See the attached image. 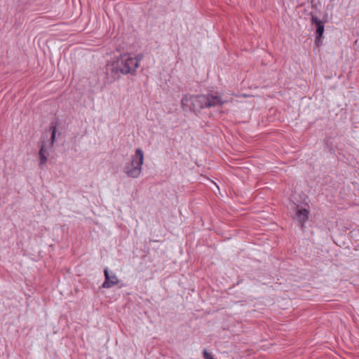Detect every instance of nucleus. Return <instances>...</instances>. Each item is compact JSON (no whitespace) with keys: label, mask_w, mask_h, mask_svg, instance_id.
I'll use <instances>...</instances> for the list:
<instances>
[{"label":"nucleus","mask_w":359,"mask_h":359,"mask_svg":"<svg viewBox=\"0 0 359 359\" xmlns=\"http://www.w3.org/2000/svg\"><path fill=\"white\" fill-rule=\"evenodd\" d=\"M142 58V55L133 57L125 54L107 63L105 67L107 81L112 83L120 79L121 75L133 74Z\"/></svg>","instance_id":"nucleus-1"},{"label":"nucleus","mask_w":359,"mask_h":359,"mask_svg":"<svg viewBox=\"0 0 359 359\" xmlns=\"http://www.w3.org/2000/svg\"><path fill=\"white\" fill-rule=\"evenodd\" d=\"M205 95H185L181 100V106L184 111L198 112L205 108Z\"/></svg>","instance_id":"nucleus-2"},{"label":"nucleus","mask_w":359,"mask_h":359,"mask_svg":"<svg viewBox=\"0 0 359 359\" xmlns=\"http://www.w3.org/2000/svg\"><path fill=\"white\" fill-rule=\"evenodd\" d=\"M144 161V153L137 148L135 154L132 156L131 163L125 168L126 174L130 177L136 178L140 176L142 171V165Z\"/></svg>","instance_id":"nucleus-3"},{"label":"nucleus","mask_w":359,"mask_h":359,"mask_svg":"<svg viewBox=\"0 0 359 359\" xmlns=\"http://www.w3.org/2000/svg\"><path fill=\"white\" fill-rule=\"evenodd\" d=\"M205 107L211 108L217 106H222L227 102L226 100H223L222 97L213 93H208L205 95Z\"/></svg>","instance_id":"nucleus-4"},{"label":"nucleus","mask_w":359,"mask_h":359,"mask_svg":"<svg viewBox=\"0 0 359 359\" xmlns=\"http://www.w3.org/2000/svg\"><path fill=\"white\" fill-rule=\"evenodd\" d=\"M105 280L102 283L103 288H110L119 283V280L115 274L109 275V271L106 269L104 271Z\"/></svg>","instance_id":"nucleus-5"},{"label":"nucleus","mask_w":359,"mask_h":359,"mask_svg":"<svg viewBox=\"0 0 359 359\" xmlns=\"http://www.w3.org/2000/svg\"><path fill=\"white\" fill-rule=\"evenodd\" d=\"M311 22L316 25V41H320L324 32V22L319 20L317 16L311 15Z\"/></svg>","instance_id":"nucleus-6"},{"label":"nucleus","mask_w":359,"mask_h":359,"mask_svg":"<svg viewBox=\"0 0 359 359\" xmlns=\"http://www.w3.org/2000/svg\"><path fill=\"white\" fill-rule=\"evenodd\" d=\"M45 143L44 142H41V145L40 147V150L39 152V166L43 165L47 162V157L48 155V151H46L45 148Z\"/></svg>","instance_id":"nucleus-7"},{"label":"nucleus","mask_w":359,"mask_h":359,"mask_svg":"<svg viewBox=\"0 0 359 359\" xmlns=\"http://www.w3.org/2000/svg\"><path fill=\"white\" fill-rule=\"evenodd\" d=\"M309 215V212L306 209L298 210L296 214L298 221L302 224L308 220Z\"/></svg>","instance_id":"nucleus-8"},{"label":"nucleus","mask_w":359,"mask_h":359,"mask_svg":"<svg viewBox=\"0 0 359 359\" xmlns=\"http://www.w3.org/2000/svg\"><path fill=\"white\" fill-rule=\"evenodd\" d=\"M50 130L51 132L50 147H53V144L55 141V135H56V131H57V123H51V126L50 127Z\"/></svg>","instance_id":"nucleus-9"},{"label":"nucleus","mask_w":359,"mask_h":359,"mask_svg":"<svg viewBox=\"0 0 359 359\" xmlns=\"http://www.w3.org/2000/svg\"><path fill=\"white\" fill-rule=\"evenodd\" d=\"M203 357L205 359H214L206 350L203 351Z\"/></svg>","instance_id":"nucleus-10"}]
</instances>
